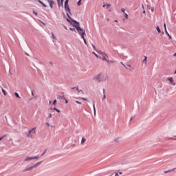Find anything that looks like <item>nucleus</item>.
Masks as SVG:
<instances>
[{
	"label": "nucleus",
	"mask_w": 176,
	"mask_h": 176,
	"mask_svg": "<svg viewBox=\"0 0 176 176\" xmlns=\"http://www.w3.org/2000/svg\"><path fill=\"white\" fill-rule=\"evenodd\" d=\"M71 20H72V23H74L73 27H74V28H76V30L78 32L79 35H80L82 39H83L85 45H87V41H86V38H85V35H86V31L85 30L82 29V28H80V26L79 25V22H78L76 20L72 19H71Z\"/></svg>",
	"instance_id": "f257e3e1"
},
{
	"label": "nucleus",
	"mask_w": 176,
	"mask_h": 176,
	"mask_svg": "<svg viewBox=\"0 0 176 176\" xmlns=\"http://www.w3.org/2000/svg\"><path fill=\"white\" fill-rule=\"evenodd\" d=\"M108 79V76H104L102 73H100L99 74L95 76L94 77V80L96 82V83H101V82H105Z\"/></svg>",
	"instance_id": "f03ea898"
},
{
	"label": "nucleus",
	"mask_w": 176,
	"mask_h": 176,
	"mask_svg": "<svg viewBox=\"0 0 176 176\" xmlns=\"http://www.w3.org/2000/svg\"><path fill=\"white\" fill-rule=\"evenodd\" d=\"M64 7L65 10L67 12L66 14L68 17V19H67V21H68V23H70V24L74 25V23H72V20L71 19L72 18H71V16H69V14H72V13H71V8H69V5H68V3H65Z\"/></svg>",
	"instance_id": "7ed1b4c3"
},
{
	"label": "nucleus",
	"mask_w": 176,
	"mask_h": 176,
	"mask_svg": "<svg viewBox=\"0 0 176 176\" xmlns=\"http://www.w3.org/2000/svg\"><path fill=\"white\" fill-rule=\"evenodd\" d=\"M31 133L35 134V133H36V127H34L28 131V133L27 134V137H28V138H32V135L31 134Z\"/></svg>",
	"instance_id": "20e7f679"
},
{
	"label": "nucleus",
	"mask_w": 176,
	"mask_h": 176,
	"mask_svg": "<svg viewBox=\"0 0 176 176\" xmlns=\"http://www.w3.org/2000/svg\"><path fill=\"white\" fill-rule=\"evenodd\" d=\"M102 60L103 61H107V63L108 64H109V60L107 59V58H108V55L107 54H105V53L102 54Z\"/></svg>",
	"instance_id": "39448f33"
},
{
	"label": "nucleus",
	"mask_w": 176,
	"mask_h": 176,
	"mask_svg": "<svg viewBox=\"0 0 176 176\" xmlns=\"http://www.w3.org/2000/svg\"><path fill=\"white\" fill-rule=\"evenodd\" d=\"M168 80L170 82L172 86H175V83L174 82V80L173 79V77L168 78Z\"/></svg>",
	"instance_id": "423d86ee"
},
{
	"label": "nucleus",
	"mask_w": 176,
	"mask_h": 176,
	"mask_svg": "<svg viewBox=\"0 0 176 176\" xmlns=\"http://www.w3.org/2000/svg\"><path fill=\"white\" fill-rule=\"evenodd\" d=\"M31 170H34V167L32 166L30 167H27L23 170V173H25L27 171H31Z\"/></svg>",
	"instance_id": "0eeeda50"
},
{
	"label": "nucleus",
	"mask_w": 176,
	"mask_h": 176,
	"mask_svg": "<svg viewBox=\"0 0 176 176\" xmlns=\"http://www.w3.org/2000/svg\"><path fill=\"white\" fill-rule=\"evenodd\" d=\"M47 2L50 3V6L51 9H53V5H54V1L47 0Z\"/></svg>",
	"instance_id": "6e6552de"
},
{
	"label": "nucleus",
	"mask_w": 176,
	"mask_h": 176,
	"mask_svg": "<svg viewBox=\"0 0 176 176\" xmlns=\"http://www.w3.org/2000/svg\"><path fill=\"white\" fill-rule=\"evenodd\" d=\"M42 162H43V161H41V162H38L34 164L32 166L33 168H36V167H38V166H39L40 164H42Z\"/></svg>",
	"instance_id": "1a4fd4ad"
},
{
	"label": "nucleus",
	"mask_w": 176,
	"mask_h": 176,
	"mask_svg": "<svg viewBox=\"0 0 176 176\" xmlns=\"http://www.w3.org/2000/svg\"><path fill=\"white\" fill-rule=\"evenodd\" d=\"M37 2H38V3H41V5H42L44 8H47V6L46 4H45V3H43L42 1L41 0H36Z\"/></svg>",
	"instance_id": "9d476101"
},
{
	"label": "nucleus",
	"mask_w": 176,
	"mask_h": 176,
	"mask_svg": "<svg viewBox=\"0 0 176 176\" xmlns=\"http://www.w3.org/2000/svg\"><path fill=\"white\" fill-rule=\"evenodd\" d=\"M57 98L58 100H61V98L62 100H65V96L64 95H58Z\"/></svg>",
	"instance_id": "9b49d317"
},
{
	"label": "nucleus",
	"mask_w": 176,
	"mask_h": 176,
	"mask_svg": "<svg viewBox=\"0 0 176 176\" xmlns=\"http://www.w3.org/2000/svg\"><path fill=\"white\" fill-rule=\"evenodd\" d=\"M176 170V168H174L173 169L168 170H164V174H167L168 173H171V171H174Z\"/></svg>",
	"instance_id": "f8f14e48"
},
{
	"label": "nucleus",
	"mask_w": 176,
	"mask_h": 176,
	"mask_svg": "<svg viewBox=\"0 0 176 176\" xmlns=\"http://www.w3.org/2000/svg\"><path fill=\"white\" fill-rule=\"evenodd\" d=\"M30 160H34V158L32 157H28L25 159V162H30Z\"/></svg>",
	"instance_id": "ddd939ff"
},
{
	"label": "nucleus",
	"mask_w": 176,
	"mask_h": 176,
	"mask_svg": "<svg viewBox=\"0 0 176 176\" xmlns=\"http://www.w3.org/2000/svg\"><path fill=\"white\" fill-rule=\"evenodd\" d=\"M50 109H52L53 111H56V112H58V113H60V110H58V109L54 107V108H50Z\"/></svg>",
	"instance_id": "4468645a"
},
{
	"label": "nucleus",
	"mask_w": 176,
	"mask_h": 176,
	"mask_svg": "<svg viewBox=\"0 0 176 176\" xmlns=\"http://www.w3.org/2000/svg\"><path fill=\"white\" fill-rule=\"evenodd\" d=\"M156 30L157 31L158 34H160V32H162V30H160V28L159 26L156 27Z\"/></svg>",
	"instance_id": "2eb2a0df"
},
{
	"label": "nucleus",
	"mask_w": 176,
	"mask_h": 176,
	"mask_svg": "<svg viewBox=\"0 0 176 176\" xmlns=\"http://www.w3.org/2000/svg\"><path fill=\"white\" fill-rule=\"evenodd\" d=\"M14 96H15V97H16V98H21V97H20V95H19V93H17V92L14 93Z\"/></svg>",
	"instance_id": "dca6fc26"
},
{
	"label": "nucleus",
	"mask_w": 176,
	"mask_h": 176,
	"mask_svg": "<svg viewBox=\"0 0 176 176\" xmlns=\"http://www.w3.org/2000/svg\"><path fill=\"white\" fill-rule=\"evenodd\" d=\"M85 142H86V138H82V140H81V144H85Z\"/></svg>",
	"instance_id": "f3484780"
},
{
	"label": "nucleus",
	"mask_w": 176,
	"mask_h": 176,
	"mask_svg": "<svg viewBox=\"0 0 176 176\" xmlns=\"http://www.w3.org/2000/svg\"><path fill=\"white\" fill-rule=\"evenodd\" d=\"M1 91H2V93H3V94L4 95V96H6V91L5 90V89H3V88H2L1 87Z\"/></svg>",
	"instance_id": "a211bd4d"
},
{
	"label": "nucleus",
	"mask_w": 176,
	"mask_h": 176,
	"mask_svg": "<svg viewBox=\"0 0 176 176\" xmlns=\"http://www.w3.org/2000/svg\"><path fill=\"white\" fill-rule=\"evenodd\" d=\"M93 108H94V115H96V104H94V102H93Z\"/></svg>",
	"instance_id": "6ab92c4d"
},
{
	"label": "nucleus",
	"mask_w": 176,
	"mask_h": 176,
	"mask_svg": "<svg viewBox=\"0 0 176 176\" xmlns=\"http://www.w3.org/2000/svg\"><path fill=\"white\" fill-rule=\"evenodd\" d=\"M80 5H82V0H78L77 2V6H80Z\"/></svg>",
	"instance_id": "aec40b11"
},
{
	"label": "nucleus",
	"mask_w": 176,
	"mask_h": 176,
	"mask_svg": "<svg viewBox=\"0 0 176 176\" xmlns=\"http://www.w3.org/2000/svg\"><path fill=\"white\" fill-rule=\"evenodd\" d=\"M96 52H97V53H98V54H102V55L104 54V52H102L101 50H97Z\"/></svg>",
	"instance_id": "412c9836"
},
{
	"label": "nucleus",
	"mask_w": 176,
	"mask_h": 176,
	"mask_svg": "<svg viewBox=\"0 0 176 176\" xmlns=\"http://www.w3.org/2000/svg\"><path fill=\"white\" fill-rule=\"evenodd\" d=\"M165 33L166 34V35H168L169 39L172 38L171 36L170 35V34H168V32H167V30H166Z\"/></svg>",
	"instance_id": "4be33fe9"
},
{
	"label": "nucleus",
	"mask_w": 176,
	"mask_h": 176,
	"mask_svg": "<svg viewBox=\"0 0 176 176\" xmlns=\"http://www.w3.org/2000/svg\"><path fill=\"white\" fill-rule=\"evenodd\" d=\"M148 59V57L144 56V59L142 60V63H144L145 64H146V60Z\"/></svg>",
	"instance_id": "5701e85b"
},
{
	"label": "nucleus",
	"mask_w": 176,
	"mask_h": 176,
	"mask_svg": "<svg viewBox=\"0 0 176 176\" xmlns=\"http://www.w3.org/2000/svg\"><path fill=\"white\" fill-rule=\"evenodd\" d=\"M52 36L53 39H57V37H56V36H54V33L52 32Z\"/></svg>",
	"instance_id": "b1692460"
},
{
	"label": "nucleus",
	"mask_w": 176,
	"mask_h": 176,
	"mask_svg": "<svg viewBox=\"0 0 176 176\" xmlns=\"http://www.w3.org/2000/svg\"><path fill=\"white\" fill-rule=\"evenodd\" d=\"M92 54H94V56H96L97 57V58H101V57L98 56V54H96V52H92Z\"/></svg>",
	"instance_id": "393cba45"
},
{
	"label": "nucleus",
	"mask_w": 176,
	"mask_h": 176,
	"mask_svg": "<svg viewBox=\"0 0 176 176\" xmlns=\"http://www.w3.org/2000/svg\"><path fill=\"white\" fill-rule=\"evenodd\" d=\"M58 2V8H60V6H61V1H60V0H57Z\"/></svg>",
	"instance_id": "a878e982"
},
{
	"label": "nucleus",
	"mask_w": 176,
	"mask_h": 176,
	"mask_svg": "<svg viewBox=\"0 0 176 176\" xmlns=\"http://www.w3.org/2000/svg\"><path fill=\"white\" fill-rule=\"evenodd\" d=\"M91 46H92L94 50H95V52H97V48H96V46L94 45V44H91Z\"/></svg>",
	"instance_id": "bb28decb"
},
{
	"label": "nucleus",
	"mask_w": 176,
	"mask_h": 176,
	"mask_svg": "<svg viewBox=\"0 0 176 176\" xmlns=\"http://www.w3.org/2000/svg\"><path fill=\"white\" fill-rule=\"evenodd\" d=\"M120 138H116V139H114V142H119Z\"/></svg>",
	"instance_id": "cd10ccee"
},
{
	"label": "nucleus",
	"mask_w": 176,
	"mask_h": 176,
	"mask_svg": "<svg viewBox=\"0 0 176 176\" xmlns=\"http://www.w3.org/2000/svg\"><path fill=\"white\" fill-rule=\"evenodd\" d=\"M60 1H61V7L62 8H64V4H63V2H64V0H60Z\"/></svg>",
	"instance_id": "c85d7f7f"
},
{
	"label": "nucleus",
	"mask_w": 176,
	"mask_h": 176,
	"mask_svg": "<svg viewBox=\"0 0 176 176\" xmlns=\"http://www.w3.org/2000/svg\"><path fill=\"white\" fill-rule=\"evenodd\" d=\"M5 137H6V135H4L0 137V141H1V140H3V138H5Z\"/></svg>",
	"instance_id": "c756f323"
},
{
	"label": "nucleus",
	"mask_w": 176,
	"mask_h": 176,
	"mask_svg": "<svg viewBox=\"0 0 176 176\" xmlns=\"http://www.w3.org/2000/svg\"><path fill=\"white\" fill-rule=\"evenodd\" d=\"M5 137H6V135H4L0 137V141H1V140H3V138H5Z\"/></svg>",
	"instance_id": "7c9ffc66"
},
{
	"label": "nucleus",
	"mask_w": 176,
	"mask_h": 176,
	"mask_svg": "<svg viewBox=\"0 0 176 176\" xmlns=\"http://www.w3.org/2000/svg\"><path fill=\"white\" fill-rule=\"evenodd\" d=\"M124 14H125V19H126V20H129V14H127L126 13H125Z\"/></svg>",
	"instance_id": "2f4dec72"
},
{
	"label": "nucleus",
	"mask_w": 176,
	"mask_h": 176,
	"mask_svg": "<svg viewBox=\"0 0 176 176\" xmlns=\"http://www.w3.org/2000/svg\"><path fill=\"white\" fill-rule=\"evenodd\" d=\"M164 28L165 32H166V31H167V27L166 26V23H164Z\"/></svg>",
	"instance_id": "473e14b6"
},
{
	"label": "nucleus",
	"mask_w": 176,
	"mask_h": 176,
	"mask_svg": "<svg viewBox=\"0 0 176 176\" xmlns=\"http://www.w3.org/2000/svg\"><path fill=\"white\" fill-rule=\"evenodd\" d=\"M121 11L123 12V13H126L125 12H126V9H124V8H121Z\"/></svg>",
	"instance_id": "72a5a7b5"
},
{
	"label": "nucleus",
	"mask_w": 176,
	"mask_h": 176,
	"mask_svg": "<svg viewBox=\"0 0 176 176\" xmlns=\"http://www.w3.org/2000/svg\"><path fill=\"white\" fill-rule=\"evenodd\" d=\"M56 104H57V100L53 101V105H56Z\"/></svg>",
	"instance_id": "f704fd0d"
},
{
	"label": "nucleus",
	"mask_w": 176,
	"mask_h": 176,
	"mask_svg": "<svg viewBox=\"0 0 176 176\" xmlns=\"http://www.w3.org/2000/svg\"><path fill=\"white\" fill-rule=\"evenodd\" d=\"M105 98H107V96L105 95V94H104L103 98H102V101H104V100H105Z\"/></svg>",
	"instance_id": "c9c22d12"
},
{
	"label": "nucleus",
	"mask_w": 176,
	"mask_h": 176,
	"mask_svg": "<svg viewBox=\"0 0 176 176\" xmlns=\"http://www.w3.org/2000/svg\"><path fill=\"white\" fill-rule=\"evenodd\" d=\"M32 159H33V160H34L35 159H39V157L34 156V157H32Z\"/></svg>",
	"instance_id": "e433bc0d"
},
{
	"label": "nucleus",
	"mask_w": 176,
	"mask_h": 176,
	"mask_svg": "<svg viewBox=\"0 0 176 176\" xmlns=\"http://www.w3.org/2000/svg\"><path fill=\"white\" fill-rule=\"evenodd\" d=\"M45 124L47 125V126H51V127H53V126H52V125H50V124L49 123V122H45Z\"/></svg>",
	"instance_id": "4c0bfd02"
},
{
	"label": "nucleus",
	"mask_w": 176,
	"mask_h": 176,
	"mask_svg": "<svg viewBox=\"0 0 176 176\" xmlns=\"http://www.w3.org/2000/svg\"><path fill=\"white\" fill-rule=\"evenodd\" d=\"M52 113H50L48 117H47V119H50V118H52Z\"/></svg>",
	"instance_id": "58836bf2"
},
{
	"label": "nucleus",
	"mask_w": 176,
	"mask_h": 176,
	"mask_svg": "<svg viewBox=\"0 0 176 176\" xmlns=\"http://www.w3.org/2000/svg\"><path fill=\"white\" fill-rule=\"evenodd\" d=\"M107 6V9H108V8H111V4H106Z\"/></svg>",
	"instance_id": "ea45409f"
},
{
	"label": "nucleus",
	"mask_w": 176,
	"mask_h": 176,
	"mask_svg": "<svg viewBox=\"0 0 176 176\" xmlns=\"http://www.w3.org/2000/svg\"><path fill=\"white\" fill-rule=\"evenodd\" d=\"M33 14H35V16H38V12L33 11Z\"/></svg>",
	"instance_id": "a19ab883"
},
{
	"label": "nucleus",
	"mask_w": 176,
	"mask_h": 176,
	"mask_svg": "<svg viewBox=\"0 0 176 176\" xmlns=\"http://www.w3.org/2000/svg\"><path fill=\"white\" fill-rule=\"evenodd\" d=\"M74 89H76L78 91V92L79 93V87H75Z\"/></svg>",
	"instance_id": "79ce46f5"
},
{
	"label": "nucleus",
	"mask_w": 176,
	"mask_h": 176,
	"mask_svg": "<svg viewBox=\"0 0 176 176\" xmlns=\"http://www.w3.org/2000/svg\"><path fill=\"white\" fill-rule=\"evenodd\" d=\"M69 30H70V31H75V28H70Z\"/></svg>",
	"instance_id": "37998d69"
},
{
	"label": "nucleus",
	"mask_w": 176,
	"mask_h": 176,
	"mask_svg": "<svg viewBox=\"0 0 176 176\" xmlns=\"http://www.w3.org/2000/svg\"><path fill=\"white\" fill-rule=\"evenodd\" d=\"M46 151H47V150H45V151L41 155V156H43V155H45V153H46Z\"/></svg>",
	"instance_id": "c03bdc74"
},
{
	"label": "nucleus",
	"mask_w": 176,
	"mask_h": 176,
	"mask_svg": "<svg viewBox=\"0 0 176 176\" xmlns=\"http://www.w3.org/2000/svg\"><path fill=\"white\" fill-rule=\"evenodd\" d=\"M120 64H122V65H123L125 68H126V69H127V67H126V65H125L124 64H123V63H122V62H120Z\"/></svg>",
	"instance_id": "a18cd8bd"
},
{
	"label": "nucleus",
	"mask_w": 176,
	"mask_h": 176,
	"mask_svg": "<svg viewBox=\"0 0 176 176\" xmlns=\"http://www.w3.org/2000/svg\"><path fill=\"white\" fill-rule=\"evenodd\" d=\"M82 100H83L84 101H87V99L86 98H82Z\"/></svg>",
	"instance_id": "49530a36"
},
{
	"label": "nucleus",
	"mask_w": 176,
	"mask_h": 176,
	"mask_svg": "<svg viewBox=\"0 0 176 176\" xmlns=\"http://www.w3.org/2000/svg\"><path fill=\"white\" fill-rule=\"evenodd\" d=\"M65 104H68V100H67V98L65 99Z\"/></svg>",
	"instance_id": "de8ad7c7"
},
{
	"label": "nucleus",
	"mask_w": 176,
	"mask_h": 176,
	"mask_svg": "<svg viewBox=\"0 0 176 176\" xmlns=\"http://www.w3.org/2000/svg\"><path fill=\"white\" fill-rule=\"evenodd\" d=\"M68 2H69V0H65V3H68Z\"/></svg>",
	"instance_id": "09e8293b"
},
{
	"label": "nucleus",
	"mask_w": 176,
	"mask_h": 176,
	"mask_svg": "<svg viewBox=\"0 0 176 176\" xmlns=\"http://www.w3.org/2000/svg\"><path fill=\"white\" fill-rule=\"evenodd\" d=\"M76 104H82V102H79L78 100H76Z\"/></svg>",
	"instance_id": "8fccbe9b"
},
{
	"label": "nucleus",
	"mask_w": 176,
	"mask_h": 176,
	"mask_svg": "<svg viewBox=\"0 0 176 176\" xmlns=\"http://www.w3.org/2000/svg\"><path fill=\"white\" fill-rule=\"evenodd\" d=\"M115 176H119V173H115Z\"/></svg>",
	"instance_id": "3c124183"
},
{
	"label": "nucleus",
	"mask_w": 176,
	"mask_h": 176,
	"mask_svg": "<svg viewBox=\"0 0 176 176\" xmlns=\"http://www.w3.org/2000/svg\"><path fill=\"white\" fill-rule=\"evenodd\" d=\"M50 65H51V67H53V63L52 62H50Z\"/></svg>",
	"instance_id": "603ef678"
},
{
	"label": "nucleus",
	"mask_w": 176,
	"mask_h": 176,
	"mask_svg": "<svg viewBox=\"0 0 176 176\" xmlns=\"http://www.w3.org/2000/svg\"><path fill=\"white\" fill-rule=\"evenodd\" d=\"M112 63L113 64V63H115V60H109V63Z\"/></svg>",
	"instance_id": "864d4df0"
},
{
	"label": "nucleus",
	"mask_w": 176,
	"mask_h": 176,
	"mask_svg": "<svg viewBox=\"0 0 176 176\" xmlns=\"http://www.w3.org/2000/svg\"><path fill=\"white\" fill-rule=\"evenodd\" d=\"M102 91H103V95L105 94V89H103Z\"/></svg>",
	"instance_id": "5fc2aeb1"
},
{
	"label": "nucleus",
	"mask_w": 176,
	"mask_h": 176,
	"mask_svg": "<svg viewBox=\"0 0 176 176\" xmlns=\"http://www.w3.org/2000/svg\"><path fill=\"white\" fill-rule=\"evenodd\" d=\"M82 93V94H83V91L82 90H79V92L78 93Z\"/></svg>",
	"instance_id": "6e6d98bb"
},
{
	"label": "nucleus",
	"mask_w": 176,
	"mask_h": 176,
	"mask_svg": "<svg viewBox=\"0 0 176 176\" xmlns=\"http://www.w3.org/2000/svg\"><path fill=\"white\" fill-rule=\"evenodd\" d=\"M105 6H107V4H104V5L102 6V8H105Z\"/></svg>",
	"instance_id": "4d7b16f0"
},
{
	"label": "nucleus",
	"mask_w": 176,
	"mask_h": 176,
	"mask_svg": "<svg viewBox=\"0 0 176 176\" xmlns=\"http://www.w3.org/2000/svg\"><path fill=\"white\" fill-rule=\"evenodd\" d=\"M31 94L32 96H34V91H32Z\"/></svg>",
	"instance_id": "13d9d810"
},
{
	"label": "nucleus",
	"mask_w": 176,
	"mask_h": 176,
	"mask_svg": "<svg viewBox=\"0 0 176 176\" xmlns=\"http://www.w3.org/2000/svg\"><path fill=\"white\" fill-rule=\"evenodd\" d=\"M134 117H131V119H130V121L133 120Z\"/></svg>",
	"instance_id": "bf43d9fd"
},
{
	"label": "nucleus",
	"mask_w": 176,
	"mask_h": 176,
	"mask_svg": "<svg viewBox=\"0 0 176 176\" xmlns=\"http://www.w3.org/2000/svg\"><path fill=\"white\" fill-rule=\"evenodd\" d=\"M127 67H129V68H130V67H131V65H128Z\"/></svg>",
	"instance_id": "052dcab7"
},
{
	"label": "nucleus",
	"mask_w": 176,
	"mask_h": 176,
	"mask_svg": "<svg viewBox=\"0 0 176 176\" xmlns=\"http://www.w3.org/2000/svg\"><path fill=\"white\" fill-rule=\"evenodd\" d=\"M173 56H174V57H175V56H176V52L173 54Z\"/></svg>",
	"instance_id": "680f3d73"
},
{
	"label": "nucleus",
	"mask_w": 176,
	"mask_h": 176,
	"mask_svg": "<svg viewBox=\"0 0 176 176\" xmlns=\"http://www.w3.org/2000/svg\"><path fill=\"white\" fill-rule=\"evenodd\" d=\"M119 174H120V175H122V172H120Z\"/></svg>",
	"instance_id": "e2e57ef3"
},
{
	"label": "nucleus",
	"mask_w": 176,
	"mask_h": 176,
	"mask_svg": "<svg viewBox=\"0 0 176 176\" xmlns=\"http://www.w3.org/2000/svg\"><path fill=\"white\" fill-rule=\"evenodd\" d=\"M74 89H75V87H72V90H74Z\"/></svg>",
	"instance_id": "0e129e2a"
},
{
	"label": "nucleus",
	"mask_w": 176,
	"mask_h": 176,
	"mask_svg": "<svg viewBox=\"0 0 176 176\" xmlns=\"http://www.w3.org/2000/svg\"><path fill=\"white\" fill-rule=\"evenodd\" d=\"M115 23H118V20H115Z\"/></svg>",
	"instance_id": "69168bd1"
},
{
	"label": "nucleus",
	"mask_w": 176,
	"mask_h": 176,
	"mask_svg": "<svg viewBox=\"0 0 176 176\" xmlns=\"http://www.w3.org/2000/svg\"><path fill=\"white\" fill-rule=\"evenodd\" d=\"M26 56H28V53L25 52Z\"/></svg>",
	"instance_id": "338daca9"
},
{
	"label": "nucleus",
	"mask_w": 176,
	"mask_h": 176,
	"mask_svg": "<svg viewBox=\"0 0 176 176\" xmlns=\"http://www.w3.org/2000/svg\"><path fill=\"white\" fill-rule=\"evenodd\" d=\"M143 13H145V10L143 11Z\"/></svg>",
	"instance_id": "774afa93"
}]
</instances>
